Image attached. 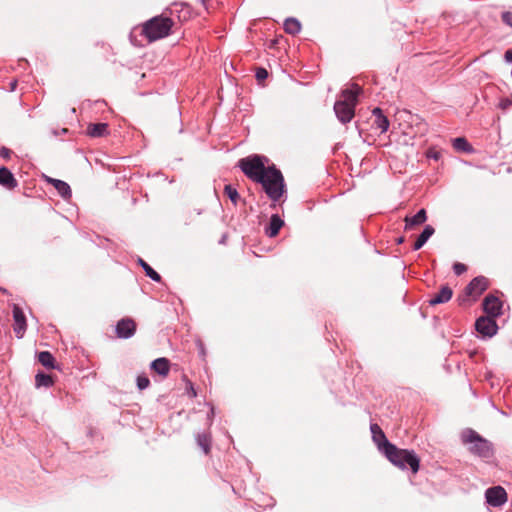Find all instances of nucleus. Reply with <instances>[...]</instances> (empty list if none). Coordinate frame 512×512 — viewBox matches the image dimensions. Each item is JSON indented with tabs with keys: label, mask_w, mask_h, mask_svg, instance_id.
Masks as SVG:
<instances>
[{
	"label": "nucleus",
	"mask_w": 512,
	"mask_h": 512,
	"mask_svg": "<svg viewBox=\"0 0 512 512\" xmlns=\"http://www.w3.org/2000/svg\"><path fill=\"white\" fill-rule=\"evenodd\" d=\"M360 87L355 84L352 89H346L342 92L341 97L334 104V111L337 118L342 123H348L355 115V106L357 104V97L360 93Z\"/></svg>",
	"instance_id": "1"
},
{
	"label": "nucleus",
	"mask_w": 512,
	"mask_h": 512,
	"mask_svg": "<svg viewBox=\"0 0 512 512\" xmlns=\"http://www.w3.org/2000/svg\"><path fill=\"white\" fill-rule=\"evenodd\" d=\"M173 25L174 22L171 18L162 15L155 16L142 25L141 35L145 36L148 42H154L167 37Z\"/></svg>",
	"instance_id": "2"
},
{
	"label": "nucleus",
	"mask_w": 512,
	"mask_h": 512,
	"mask_svg": "<svg viewBox=\"0 0 512 512\" xmlns=\"http://www.w3.org/2000/svg\"><path fill=\"white\" fill-rule=\"evenodd\" d=\"M384 454L391 463L401 469H405L409 466L413 473H417L419 470L420 459L416 456L414 451L399 449L394 444H388L387 451H385Z\"/></svg>",
	"instance_id": "3"
},
{
	"label": "nucleus",
	"mask_w": 512,
	"mask_h": 512,
	"mask_svg": "<svg viewBox=\"0 0 512 512\" xmlns=\"http://www.w3.org/2000/svg\"><path fill=\"white\" fill-rule=\"evenodd\" d=\"M257 183L262 185L268 197L273 201L279 200L285 191L283 175L274 165L268 166V170L263 175V180Z\"/></svg>",
	"instance_id": "4"
},
{
	"label": "nucleus",
	"mask_w": 512,
	"mask_h": 512,
	"mask_svg": "<svg viewBox=\"0 0 512 512\" xmlns=\"http://www.w3.org/2000/svg\"><path fill=\"white\" fill-rule=\"evenodd\" d=\"M267 161L266 157L254 154L240 159L238 166L249 179L257 183L263 180V175L268 170Z\"/></svg>",
	"instance_id": "5"
},
{
	"label": "nucleus",
	"mask_w": 512,
	"mask_h": 512,
	"mask_svg": "<svg viewBox=\"0 0 512 512\" xmlns=\"http://www.w3.org/2000/svg\"><path fill=\"white\" fill-rule=\"evenodd\" d=\"M462 441L464 444L469 445L470 452L480 457H490L492 455L491 444L474 430L464 431L462 433Z\"/></svg>",
	"instance_id": "6"
},
{
	"label": "nucleus",
	"mask_w": 512,
	"mask_h": 512,
	"mask_svg": "<svg viewBox=\"0 0 512 512\" xmlns=\"http://www.w3.org/2000/svg\"><path fill=\"white\" fill-rule=\"evenodd\" d=\"M489 286V280L484 276L474 278L465 288V293L474 300L477 299Z\"/></svg>",
	"instance_id": "7"
},
{
	"label": "nucleus",
	"mask_w": 512,
	"mask_h": 512,
	"mask_svg": "<svg viewBox=\"0 0 512 512\" xmlns=\"http://www.w3.org/2000/svg\"><path fill=\"white\" fill-rule=\"evenodd\" d=\"M486 501L489 505L498 507L507 501V493L501 486H494L486 490Z\"/></svg>",
	"instance_id": "8"
},
{
	"label": "nucleus",
	"mask_w": 512,
	"mask_h": 512,
	"mask_svg": "<svg viewBox=\"0 0 512 512\" xmlns=\"http://www.w3.org/2000/svg\"><path fill=\"white\" fill-rule=\"evenodd\" d=\"M482 305L487 317L495 318L501 314L502 302L493 294L487 295Z\"/></svg>",
	"instance_id": "9"
},
{
	"label": "nucleus",
	"mask_w": 512,
	"mask_h": 512,
	"mask_svg": "<svg viewBox=\"0 0 512 512\" xmlns=\"http://www.w3.org/2000/svg\"><path fill=\"white\" fill-rule=\"evenodd\" d=\"M475 327L479 333L488 337L493 336L498 328L494 318L484 316L477 319Z\"/></svg>",
	"instance_id": "10"
},
{
	"label": "nucleus",
	"mask_w": 512,
	"mask_h": 512,
	"mask_svg": "<svg viewBox=\"0 0 512 512\" xmlns=\"http://www.w3.org/2000/svg\"><path fill=\"white\" fill-rule=\"evenodd\" d=\"M13 319V330L18 338H22L26 331L27 323L22 309L17 304L13 305Z\"/></svg>",
	"instance_id": "11"
},
{
	"label": "nucleus",
	"mask_w": 512,
	"mask_h": 512,
	"mask_svg": "<svg viewBox=\"0 0 512 512\" xmlns=\"http://www.w3.org/2000/svg\"><path fill=\"white\" fill-rule=\"evenodd\" d=\"M136 322L131 318H123L116 325V334L119 338H129L136 332Z\"/></svg>",
	"instance_id": "12"
},
{
	"label": "nucleus",
	"mask_w": 512,
	"mask_h": 512,
	"mask_svg": "<svg viewBox=\"0 0 512 512\" xmlns=\"http://www.w3.org/2000/svg\"><path fill=\"white\" fill-rule=\"evenodd\" d=\"M370 430L372 433L373 441L377 444L378 449L383 453L387 451V445L391 443L387 440L381 427L378 424L374 423L371 424Z\"/></svg>",
	"instance_id": "13"
},
{
	"label": "nucleus",
	"mask_w": 512,
	"mask_h": 512,
	"mask_svg": "<svg viewBox=\"0 0 512 512\" xmlns=\"http://www.w3.org/2000/svg\"><path fill=\"white\" fill-rule=\"evenodd\" d=\"M452 295V289L448 285H443L439 292L431 296L428 302L431 306L446 303L451 299Z\"/></svg>",
	"instance_id": "14"
},
{
	"label": "nucleus",
	"mask_w": 512,
	"mask_h": 512,
	"mask_svg": "<svg viewBox=\"0 0 512 512\" xmlns=\"http://www.w3.org/2000/svg\"><path fill=\"white\" fill-rule=\"evenodd\" d=\"M427 220V214L425 209H421L418 213L412 217L406 216L405 221V230H413L415 227L423 224Z\"/></svg>",
	"instance_id": "15"
},
{
	"label": "nucleus",
	"mask_w": 512,
	"mask_h": 512,
	"mask_svg": "<svg viewBox=\"0 0 512 512\" xmlns=\"http://www.w3.org/2000/svg\"><path fill=\"white\" fill-rule=\"evenodd\" d=\"M0 184L12 190L18 185V182L8 168L2 167L0 168Z\"/></svg>",
	"instance_id": "16"
},
{
	"label": "nucleus",
	"mask_w": 512,
	"mask_h": 512,
	"mask_svg": "<svg viewBox=\"0 0 512 512\" xmlns=\"http://www.w3.org/2000/svg\"><path fill=\"white\" fill-rule=\"evenodd\" d=\"M151 369L162 377H166L170 371V361L164 357L158 358L151 363Z\"/></svg>",
	"instance_id": "17"
},
{
	"label": "nucleus",
	"mask_w": 512,
	"mask_h": 512,
	"mask_svg": "<svg viewBox=\"0 0 512 512\" xmlns=\"http://www.w3.org/2000/svg\"><path fill=\"white\" fill-rule=\"evenodd\" d=\"M87 134L91 137H104L109 134V126L107 123L90 124L87 127Z\"/></svg>",
	"instance_id": "18"
},
{
	"label": "nucleus",
	"mask_w": 512,
	"mask_h": 512,
	"mask_svg": "<svg viewBox=\"0 0 512 512\" xmlns=\"http://www.w3.org/2000/svg\"><path fill=\"white\" fill-rule=\"evenodd\" d=\"M47 182L52 184L63 198L69 199L71 197V189L66 182L50 177L47 178Z\"/></svg>",
	"instance_id": "19"
},
{
	"label": "nucleus",
	"mask_w": 512,
	"mask_h": 512,
	"mask_svg": "<svg viewBox=\"0 0 512 512\" xmlns=\"http://www.w3.org/2000/svg\"><path fill=\"white\" fill-rule=\"evenodd\" d=\"M284 225V221L277 215L273 214L270 218L269 227L266 230V234L269 237H275L278 235L279 230Z\"/></svg>",
	"instance_id": "20"
},
{
	"label": "nucleus",
	"mask_w": 512,
	"mask_h": 512,
	"mask_svg": "<svg viewBox=\"0 0 512 512\" xmlns=\"http://www.w3.org/2000/svg\"><path fill=\"white\" fill-rule=\"evenodd\" d=\"M373 115L375 117L374 119V125L381 130L382 133L386 132L389 127V121L386 116L382 114V111L380 108H375L373 110Z\"/></svg>",
	"instance_id": "21"
},
{
	"label": "nucleus",
	"mask_w": 512,
	"mask_h": 512,
	"mask_svg": "<svg viewBox=\"0 0 512 512\" xmlns=\"http://www.w3.org/2000/svg\"><path fill=\"white\" fill-rule=\"evenodd\" d=\"M434 232L435 229L432 226L427 225L422 231V233L418 236L417 240L415 241L413 249L419 250L427 242V240L434 234Z\"/></svg>",
	"instance_id": "22"
},
{
	"label": "nucleus",
	"mask_w": 512,
	"mask_h": 512,
	"mask_svg": "<svg viewBox=\"0 0 512 512\" xmlns=\"http://www.w3.org/2000/svg\"><path fill=\"white\" fill-rule=\"evenodd\" d=\"M38 361L46 368H55V359L53 355L48 351H42L38 354Z\"/></svg>",
	"instance_id": "23"
},
{
	"label": "nucleus",
	"mask_w": 512,
	"mask_h": 512,
	"mask_svg": "<svg viewBox=\"0 0 512 512\" xmlns=\"http://www.w3.org/2000/svg\"><path fill=\"white\" fill-rule=\"evenodd\" d=\"M284 29L291 35H296L301 30V23L295 18H288L284 23Z\"/></svg>",
	"instance_id": "24"
},
{
	"label": "nucleus",
	"mask_w": 512,
	"mask_h": 512,
	"mask_svg": "<svg viewBox=\"0 0 512 512\" xmlns=\"http://www.w3.org/2000/svg\"><path fill=\"white\" fill-rule=\"evenodd\" d=\"M138 263L144 269L146 275L150 277L152 280L156 282L161 281V276L157 273L148 263H146L143 259L139 258Z\"/></svg>",
	"instance_id": "25"
},
{
	"label": "nucleus",
	"mask_w": 512,
	"mask_h": 512,
	"mask_svg": "<svg viewBox=\"0 0 512 512\" xmlns=\"http://www.w3.org/2000/svg\"><path fill=\"white\" fill-rule=\"evenodd\" d=\"M35 383L37 387H50L53 385V379L48 374L38 373L35 376Z\"/></svg>",
	"instance_id": "26"
},
{
	"label": "nucleus",
	"mask_w": 512,
	"mask_h": 512,
	"mask_svg": "<svg viewBox=\"0 0 512 512\" xmlns=\"http://www.w3.org/2000/svg\"><path fill=\"white\" fill-rule=\"evenodd\" d=\"M453 147L458 151L470 152L472 150L471 145L464 137H458L453 140Z\"/></svg>",
	"instance_id": "27"
},
{
	"label": "nucleus",
	"mask_w": 512,
	"mask_h": 512,
	"mask_svg": "<svg viewBox=\"0 0 512 512\" xmlns=\"http://www.w3.org/2000/svg\"><path fill=\"white\" fill-rule=\"evenodd\" d=\"M224 193L229 197V199L232 201L234 205H236L238 200L240 199L239 193L231 185H226L224 187Z\"/></svg>",
	"instance_id": "28"
},
{
	"label": "nucleus",
	"mask_w": 512,
	"mask_h": 512,
	"mask_svg": "<svg viewBox=\"0 0 512 512\" xmlns=\"http://www.w3.org/2000/svg\"><path fill=\"white\" fill-rule=\"evenodd\" d=\"M197 443L198 445L203 448L204 452L206 454L209 453V450H210V439L208 437V435L206 434H198L197 435Z\"/></svg>",
	"instance_id": "29"
},
{
	"label": "nucleus",
	"mask_w": 512,
	"mask_h": 512,
	"mask_svg": "<svg viewBox=\"0 0 512 512\" xmlns=\"http://www.w3.org/2000/svg\"><path fill=\"white\" fill-rule=\"evenodd\" d=\"M201 214H202V209L201 208H192V209H190L186 213V222L188 224L194 222L195 221V217L196 216H200Z\"/></svg>",
	"instance_id": "30"
},
{
	"label": "nucleus",
	"mask_w": 512,
	"mask_h": 512,
	"mask_svg": "<svg viewBox=\"0 0 512 512\" xmlns=\"http://www.w3.org/2000/svg\"><path fill=\"white\" fill-rule=\"evenodd\" d=\"M150 385V380L146 375H139L137 377V387L139 390H144Z\"/></svg>",
	"instance_id": "31"
},
{
	"label": "nucleus",
	"mask_w": 512,
	"mask_h": 512,
	"mask_svg": "<svg viewBox=\"0 0 512 512\" xmlns=\"http://www.w3.org/2000/svg\"><path fill=\"white\" fill-rule=\"evenodd\" d=\"M255 76H256L257 81L259 83H262L268 77V72L265 68L259 67L256 70Z\"/></svg>",
	"instance_id": "32"
},
{
	"label": "nucleus",
	"mask_w": 512,
	"mask_h": 512,
	"mask_svg": "<svg viewBox=\"0 0 512 512\" xmlns=\"http://www.w3.org/2000/svg\"><path fill=\"white\" fill-rule=\"evenodd\" d=\"M453 270H454L456 275H461L464 272H466L467 266L465 264H463V263L456 262L453 265Z\"/></svg>",
	"instance_id": "33"
},
{
	"label": "nucleus",
	"mask_w": 512,
	"mask_h": 512,
	"mask_svg": "<svg viewBox=\"0 0 512 512\" xmlns=\"http://www.w3.org/2000/svg\"><path fill=\"white\" fill-rule=\"evenodd\" d=\"M512 106V99H509V98H503L500 100L499 104H498V107L503 110V111H506L507 109H509L510 107Z\"/></svg>",
	"instance_id": "34"
},
{
	"label": "nucleus",
	"mask_w": 512,
	"mask_h": 512,
	"mask_svg": "<svg viewBox=\"0 0 512 512\" xmlns=\"http://www.w3.org/2000/svg\"><path fill=\"white\" fill-rule=\"evenodd\" d=\"M502 21H503L505 24H507V25H509L510 27H512V12H509V11L504 12V13L502 14Z\"/></svg>",
	"instance_id": "35"
},
{
	"label": "nucleus",
	"mask_w": 512,
	"mask_h": 512,
	"mask_svg": "<svg viewBox=\"0 0 512 512\" xmlns=\"http://www.w3.org/2000/svg\"><path fill=\"white\" fill-rule=\"evenodd\" d=\"M186 384H187V385H186V390H187L188 395H189L191 398L196 397V396H197V393H196V391H195V389H194V387H193V384H192L189 380H187V383H186Z\"/></svg>",
	"instance_id": "36"
},
{
	"label": "nucleus",
	"mask_w": 512,
	"mask_h": 512,
	"mask_svg": "<svg viewBox=\"0 0 512 512\" xmlns=\"http://www.w3.org/2000/svg\"><path fill=\"white\" fill-rule=\"evenodd\" d=\"M505 59L508 62H512V48L505 52Z\"/></svg>",
	"instance_id": "37"
},
{
	"label": "nucleus",
	"mask_w": 512,
	"mask_h": 512,
	"mask_svg": "<svg viewBox=\"0 0 512 512\" xmlns=\"http://www.w3.org/2000/svg\"><path fill=\"white\" fill-rule=\"evenodd\" d=\"M2 155H3L4 157H8V156H9V150L4 149V150L2 151Z\"/></svg>",
	"instance_id": "38"
},
{
	"label": "nucleus",
	"mask_w": 512,
	"mask_h": 512,
	"mask_svg": "<svg viewBox=\"0 0 512 512\" xmlns=\"http://www.w3.org/2000/svg\"><path fill=\"white\" fill-rule=\"evenodd\" d=\"M11 86H12L11 88L13 90L15 88V86H16V83L15 82L11 83Z\"/></svg>",
	"instance_id": "39"
},
{
	"label": "nucleus",
	"mask_w": 512,
	"mask_h": 512,
	"mask_svg": "<svg viewBox=\"0 0 512 512\" xmlns=\"http://www.w3.org/2000/svg\"><path fill=\"white\" fill-rule=\"evenodd\" d=\"M398 242H399V243H402V242H403V238H402V237H401V238H399Z\"/></svg>",
	"instance_id": "40"
}]
</instances>
